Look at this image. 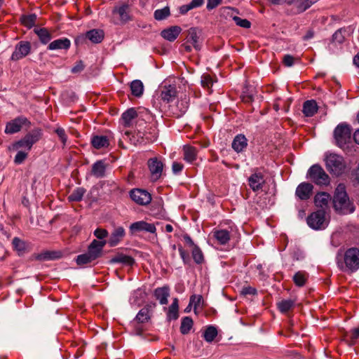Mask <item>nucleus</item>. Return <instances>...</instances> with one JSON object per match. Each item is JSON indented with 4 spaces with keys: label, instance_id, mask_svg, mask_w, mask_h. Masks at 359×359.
<instances>
[{
    "label": "nucleus",
    "instance_id": "1",
    "mask_svg": "<svg viewBox=\"0 0 359 359\" xmlns=\"http://www.w3.org/2000/svg\"><path fill=\"white\" fill-rule=\"evenodd\" d=\"M337 266L344 272L353 273L359 269V249L351 248L346 250L343 257L337 258Z\"/></svg>",
    "mask_w": 359,
    "mask_h": 359
},
{
    "label": "nucleus",
    "instance_id": "2",
    "mask_svg": "<svg viewBox=\"0 0 359 359\" xmlns=\"http://www.w3.org/2000/svg\"><path fill=\"white\" fill-rule=\"evenodd\" d=\"M333 204L335 210L341 214L353 212L354 208L351 204L344 184H339L334 191Z\"/></svg>",
    "mask_w": 359,
    "mask_h": 359
},
{
    "label": "nucleus",
    "instance_id": "3",
    "mask_svg": "<svg viewBox=\"0 0 359 359\" xmlns=\"http://www.w3.org/2000/svg\"><path fill=\"white\" fill-rule=\"evenodd\" d=\"M325 165L330 173L339 176L346 169V163L344 158L336 154H329L325 156Z\"/></svg>",
    "mask_w": 359,
    "mask_h": 359
},
{
    "label": "nucleus",
    "instance_id": "4",
    "mask_svg": "<svg viewBox=\"0 0 359 359\" xmlns=\"http://www.w3.org/2000/svg\"><path fill=\"white\" fill-rule=\"evenodd\" d=\"M306 178L319 186H327L330 184L329 175L318 164L310 167L306 173Z\"/></svg>",
    "mask_w": 359,
    "mask_h": 359
},
{
    "label": "nucleus",
    "instance_id": "5",
    "mask_svg": "<svg viewBox=\"0 0 359 359\" xmlns=\"http://www.w3.org/2000/svg\"><path fill=\"white\" fill-rule=\"evenodd\" d=\"M306 222L309 226L314 230L324 229L328 225V220L325 218L324 210H317L312 212L306 218Z\"/></svg>",
    "mask_w": 359,
    "mask_h": 359
},
{
    "label": "nucleus",
    "instance_id": "6",
    "mask_svg": "<svg viewBox=\"0 0 359 359\" xmlns=\"http://www.w3.org/2000/svg\"><path fill=\"white\" fill-rule=\"evenodd\" d=\"M334 136L337 144L342 147L351 141V128L350 126L346 123L339 124L334 131Z\"/></svg>",
    "mask_w": 359,
    "mask_h": 359
},
{
    "label": "nucleus",
    "instance_id": "7",
    "mask_svg": "<svg viewBox=\"0 0 359 359\" xmlns=\"http://www.w3.org/2000/svg\"><path fill=\"white\" fill-rule=\"evenodd\" d=\"M148 167L151 172V179L155 182L158 180L162 175L163 169V162L156 157L148 160Z\"/></svg>",
    "mask_w": 359,
    "mask_h": 359
},
{
    "label": "nucleus",
    "instance_id": "8",
    "mask_svg": "<svg viewBox=\"0 0 359 359\" xmlns=\"http://www.w3.org/2000/svg\"><path fill=\"white\" fill-rule=\"evenodd\" d=\"M130 196L134 202L140 205H146L151 201V194L148 191L140 189L131 190Z\"/></svg>",
    "mask_w": 359,
    "mask_h": 359
},
{
    "label": "nucleus",
    "instance_id": "9",
    "mask_svg": "<svg viewBox=\"0 0 359 359\" xmlns=\"http://www.w3.org/2000/svg\"><path fill=\"white\" fill-rule=\"evenodd\" d=\"M31 50V45L28 41H20L15 48L11 55V60H19L27 56Z\"/></svg>",
    "mask_w": 359,
    "mask_h": 359
},
{
    "label": "nucleus",
    "instance_id": "10",
    "mask_svg": "<svg viewBox=\"0 0 359 359\" xmlns=\"http://www.w3.org/2000/svg\"><path fill=\"white\" fill-rule=\"evenodd\" d=\"M129 231L131 234H134L140 231L154 233L156 231V229L154 224L147 223L144 221H138L132 223L130 225Z\"/></svg>",
    "mask_w": 359,
    "mask_h": 359
},
{
    "label": "nucleus",
    "instance_id": "11",
    "mask_svg": "<svg viewBox=\"0 0 359 359\" xmlns=\"http://www.w3.org/2000/svg\"><path fill=\"white\" fill-rule=\"evenodd\" d=\"M313 186L309 182L300 183L295 191V196L302 201H306L311 196Z\"/></svg>",
    "mask_w": 359,
    "mask_h": 359
},
{
    "label": "nucleus",
    "instance_id": "12",
    "mask_svg": "<svg viewBox=\"0 0 359 359\" xmlns=\"http://www.w3.org/2000/svg\"><path fill=\"white\" fill-rule=\"evenodd\" d=\"M28 122L27 118L19 116L14 120L8 122L5 128V133L7 134H13L19 132L23 125Z\"/></svg>",
    "mask_w": 359,
    "mask_h": 359
},
{
    "label": "nucleus",
    "instance_id": "13",
    "mask_svg": "<svg viewBox=\"0 0 359 359\" xmlns=\"http://www.w3.org/2000/svg\"><path fill=\"white\" fill-rule=\"evenodd\" d=\"M105 245L106 241H97L94 239L88 246L87 252L93 259H96L101 256Z\"/></svg>",
    "mask_w": 359,
    "mask_h": 359
},
{
    "label": "nucleus",
    "instance_id": "14",
    "mask_svg": "<svg viewBox=\"0 0 359 359\" xmlns=\"http://www.w3.org/2000/svg\"><path fill=\"white\" fill-rule=\"evenodd\" d=\"M249 186L253 191H257L262 189L265 180L260 172H255L250 175L248 179Z\"/></svg>",
    "mask_w": 359,
    "mask_h": 359
},
{
    "label": "nucleus",
    "instance_id": "15",
    "mask_svg": "<svg viewBox=\"0 0 359 359\" xmlns=\"http://www.w3.org/2000/svg\"><path fill=\"white\" fill-rule=\"evenodd\" d=\"M177 95L176 87L174 85L163 86L161 89V98L167 102H172Z\"/></svg>",
    "mask_w": 359,
    "mask_h": 359
},
{
    "label": "nucleus",
    "instance_id": "16",
    "mask_svg": "<svg viewBox=\"0 0 359 359\" xmlns=\"http://www.w3.org/2000/svg\"><path fill=\"white\" fill-rule=\"evenodd\" d=\"M182 32L180 26H172L161 31V36L167 41H174Z\"/></svg>",
    "mask_w": 359,
    "mask_h": 359
},
{
    "label": "nucleus",
    "instance_id": "17",
    "mask_svg": "<svg viewBox=\"0 0 359 359\" xmlns=\"http://www.w3.org/2000/svg\"><path fill=\"white\" fill-rule=\"evenodd\" d=\"M126 235L125 229L122 226H118L114 229L109 239V245L111 247L117 245Z\"/></svg>",
    "mask_w": 359,
    "mask_h": 359
},
{
    "label": "nucleus",
    "instance_id": "18",
    "mask_svg": "<svg viewBox=\"0 0 359 359\" xmlns=\"http://www.w3.org/2000/svg\"><path fill=\"white\" fill-rule=\"evenodd\" d=\"M331 200V196L326 192H319L316 194L314 197L315 205L322 208L321 210H324L328 207L329 202Z\"/></svg>",
    "mask_w": 359,
    "mask_h": 359
},
{
    "label": "nucleus",
    "instance_id": "19",
    "mask_svg": "<svg viewBox=\"0 0 359 359\" xmlns=\"http://www.w3.org/2000/svg\"><path fill=\"white\" fill-rule=\"evenodd\" d=\"M71 46L70 40L67 38L56 39L48 44V49L50 50H68Z\"/></svg>",
    "mask_w": 359,
    "mask_h": 359
},
{
    "label": "nucleus",
    "instance_id": "20",
    "mask_svg": "<svg viewBox=\"0 0 359 359\" xmlns=\"http://www.w3.org/2000/svg\"><path fill=\"white\" fill-rule=\"evenodd\" d=\"M107 164L102 160L97 161L92 165L91 174L96 178H102L105 176Z\"/></svg>",
    "mask_w": 359,
    "mask_h": 359
},
{
    "label": "nucleus",
    "instance_id": "21",
    "mask_svg": "<svg viewBox=\"0 0 359 359\" xmlns=\"http://www.w3.org/2000/svg\"><path fill=\"white\" fill-rule=\"evenodd\" d=\"M154 294L161 304H167L168 298L170 296V288L168 286L157 287L155 289Z\"/></svg>",
    "mask_w": 359,
    "mask_h": 359
},
{
    "label": "nucleus",
    "instance_id": "22",
    "mask_svg": "<svg viewBox=\"0 0 359 359\" xmlns=\"http://www.w3.org/2000/svg\"><path fill=\"white\" fill-rule=\"evenodd\" d=\"M214 238L221 245L226 244L230 240V232L226 229H213L212 231Z\"/></svg>",
    "mask_w": 359,
    "mask_h": 359
},
{
    "label": "nucleus",
    "instance_id": "23",
    "mask_svg": "<svg viewBox=\"0 0 359 359\" xmlns=\"http://www.w3.org/2000/svg\"><path fill=\"white\" fill-rule=\"evenodd\" d=\"M91 144L97 149L107 148L109 145V138L105 135H94L91 137Z\"/></svg>",
    "mask_w": 359,
    "mask_h": 359
},
{
    "label": "nucleus",
    "instance_id": "24",
    "mask_svg": "<svg viewBox=\"0 0 359 359\" xmlns=\"http://www.w3.org/2000/svg\"><path fill=\"white\" fill-rule=\"evenodd\" d=\"M248 145V141L246 137L243 135H236L231 144L232 148L235 151L239 153L243 151Z\"/></svg>",
    "mask_w": 359,
    "mask_h": 359
},
{
    "label": "nucleus",
    "instance_id": "25",
    "mask_svg": "<svg viewBox=\"0 0 359 359\" xmlns=\"http://www.w3.org/2000/svg\"><path fill=\"white\" fill-rule=\"evenodd\" d=\"M318 107L315 100H311L304 102L303 104V114L307 117L313 116L317 111Z\"/></svg>",
    "mask_w": 359,
    "mask_h": 359
},
{
    "label": "nucleus",
    "instance_id": "26",
    "mask_svg": "<svg viewBox=\"0 0 359 359\" xmlns=\"http://www.w3.org/2000/svg\"><path fill=\"white\" fill-rule=\"evenodd\" d=\"M184 159L189 163H192L196 160L198 151L197 149L190 145H185L183 147Z\"/></svg>",
    "mask_w": 359,
    "mask_h": 359
},
{
    "label": "nucleus",
    "instance_id": "27",
    "mask_svg": "<svg viewBox=\"0 0 359 359\" xmlns=\"http://www.w3.org/2000/svg\"><path fill=\"white\" fill-rule=\"evenodd\" d=\"M109 262L111 264L120 263L126 266H132L134 264L135 260L130 256L120 253L113 257Z\"/></svg>",
    "mask_w": 359,
    "mask_h": 359
},
{
    "label": "nucleus",
    "instance_id": "28",
    "mask_svg": "<svg viewBox=\"0 0 359 359\" xmlns=\"http://www.w3.org/2000/svg\"><path fill=\"white\" fill-rule=\"evenodd\" d=\"M298 13H302L316 3V0H291Z\"/></svg>",
    "mask_w": 359,
    "mask_h": 359
},
{
    "label": "nucleus",
    "instance_id": "29",
    "mask_svg": "<svg viewBox=\"0 0 359 359\" xmlns=\"http://www.w3.org/2000/svg\"><path fill=\"white\" fill-rule=\"evenodd\" d=\"M34 32L43 44L48 43L52 39L51 33L46 28L36 27Z\"/></svg>",
    "mask_w": 359,
    "mask_h": 359
},
{
    "label": "nucleus",
    "instance_id": "30",
    "mask_svg": "<svg viewBox=\"0 0 359 359\" xmlns=\"http://www.w3.org/2000/svg\"><path fill=\"white\" fill-rule=\"evenodd\" d=\"M32 149L30 144H28L27 140L23 137L19 141H17L8 147L10 151H26L29 152Z\"/></svg>",
    "mask_w": 359,
    "mask_h": 359
},
{
    "label": "nucleus",
    "instance_id": "31",
    "mask_svg": "<svg viewBox=\"0 0 359 359\" xmlns=\"http://www.w3.org/2000/svg\"><path fill=\"white\" fill-rule=\"evenodd\" d=\"M60 253L55 251H44L43 252L34 255V258L39 261L53 260L58 259Z\"/></svg>",
    "mask_w": 359,
    "mask_h": 359
},
{
    "label": "nucleus",
    "instance_id": "32",
    "mask_svg": "<svg viewBox=\"0 0 359 359\" xmlns=\"http://www.w3.org/2000/svg\"><path fill=\"white\" fill-rule=\"evenodd\" d=\"M131 93L135 97H140L144 92V85L140 80H134L130 85Z\"/></svg>",
    "mask_w": 359,
    "mask_h": 359
},
{
    "label": "nucleus",
    "instance_id": "33",
    "mask_svg": "<svg viewBox=\"0 0 359 359\" xmlns=\"http://www.w3.org/2000/svg\"><path fill=\"white\" fill-rule=\"evenodd\" d=\"M129 7L127 4H123L118 8L114 9V13H118L119 15L120 20L122 22H126L130 20V15L128 13Z\"/></svg>",
    "mask_w": 359,
    "mask_h": 359
},
{
    "label": "nucleus",
    "instance_id": "34",
    "mask_svg": "<svg viewBox=\"0 0 359 359\" xmlns=\"http://www.w3.org/2000/svg\"><path fill=\"white\" fill-rule=\"evenodd\" d=\"M218 334L217 330L212 325L208 326L203 333V337L205 341L211 343L212 342Z\"/></svg>",
    "mask_w": 359,
    "mask_h": 359
},
{
    "label": "nucleus",
    "instance_id": "35",
    "mask_svg": "<svg viewBox=\"0 0 359 359\" xmlns=\"http://www.w3.org/2000/svg\"><path fill=\"white\" fill-rule=\"evenodd\" d=\"M86 37L93 43H100L104 38V32L100 29H92L86 33Z\"/></svg>",
    "mask_w": 359,
    "mask_h": 359
},
{
    "label": "nucleus",
    "instance_id": "36",
    "mask_svg": "<svg viewBox=\"0 0 359 359\" xmlns=\"http://www.w3.org/2000/svg\"><path fill=\"white\" fill-rule=\"evenodd\" d=\"M187 43H191L196 50L200 49L198 44V36L196 28H191L188 31L187 37Z\"/></svg>",
    "mask_w": 359,
    "mask_h": 359
},
{
    "label": "nucleus",
    "instance_id": "37",
    "mask_svg": "<svg viewBox=\"0 0 359 359\" xmlns=\"http://www.w3.org/2000/svg\"><path fill=\"white\" fill-rule=\"evenodd\" d=\"M41 130L40 129H35L32 132L27 133L24 138L27 140L29 144L32 147L33 144L37 142L41 137Z\"/></svg>",
    "mask_w": 359,
    "mask_h": 359
},
{
    "label": "nucleus",
    "instance_id": "38",
    "mask_svg": "<svg viewBox=\"0 0 359 359\" xmlns=\"http://www.w3.org/2000/svg\"><path fill=\"white\" fill-rule=\"evenodd\" d=\"M194 322L191 318L186 316L182 318L180 325V332L182 334H187L193 327Z\"/></svg>",
    "mask_w": 359,
    "mask_h": 359
},
{
    "label": "nucleus",
    "instance_id": "39",
    "mask_svg": "<svg viewBox=\"0 0 359 359\" xmlns=\"http://www.w3.org/2000/svg\"><path fill=\"white\" fill-rule=\"evenodd\" d=\"M294 305V301L292 299H283L277 303V306L281 313H287Z\"/></svg>",
    "mask_w": 359,
    "mask_h": 359
},
{
    "label": "nucleus",
    "instance_id": "40",
    "mask_svg": "<svg viewBox=\"0 0 359 359\" xmlns=\"http://www.w3.org/2000/svg\"><path fill=\"white\" fill-rule=\"evenodd\" d=\"M137 111L133 108H130V109H128L127 111H126L122 114V119L124 122L125 126H130L131 123V121L135 117H137Z\"/></svg>",
    "mask_w": 359,
    "mask_h": 359
},
{
    "label": "nucleus",
    "instance_id": "41",
    "mask_svg": "<svg viewBox=\"0 0 359 359\" xmlns=\"http://www.w3.org/2000/svg\"><path fill=\"white\" fill-rule=\"evenodd\" d=\"M150 319L148 308H142L137 314L135 320L139 323H144Z\"/></svg>",
    "mask_w": 359,
    "mask_h": 359
},
{
    "label": "nucleus",
    "instance_id": "42",
    "mask_svg": "<svg viewBox=\"0 0 359 359\" xmlns=\"http://www.w3.org/2000/svg\"><path fill=\"white\" fill-rule=\"evenodd\" d=\"M86 193V189L83 187H78L73 191L69 196L68 198L71 201H80L82 200L83 195Z\"/></svg>",
    "mask_w": 359,
    "mask_h": 359
},
{
    "label": "nucleus",
    "instance_id": "43",
    "mask_svg": "<svg viewBox=\"0 0 359 359\" xmlns=\"http://www.w3.org/2000/svg\"><path fill=\"white\" fill-rule=\"evenodd\" d=\"M170 8L165 6L161 9H157L154 11V17L156 20H163L170 15Z\"/></svg>",
    "mask_w": 359,
    "mask_h": 359
},
{
    "label": "nucleus",
    "instance_id": "44",
    "mask_svg": "<svg viewBox=\"0 0 359 359\" xmlns=\"http://www.w3.org/2000/svg\"><path fill=\"white\" fill-rule=\"evenodd\" d=\"M13 245L15 250L18 251L19 255H22L25 253L26 250V243L20 240V238L15 237L13 239Z\"/></svg>",
    "mask_w": 359,
    "mask_h": 359
},
{
    "label": "nucleus",
    "instance_id": "45",
    "mask_svg": "<svg viewBox=\"0 0 359 359\" xmlns=\"http://www.w3.org/2000/svg\"><path fill=\"white\" fill-rule=\"evenodd\" d=\"M36 19V15L35 14H30L22 16L20 20L25 26L31 28L34 25Z\"/></svg>",
    "mask_w": 359,
    "mask_h": 359
},
{
    "label": "nucleus",
    "instance_id": "46",
    "mask_svg": "<svg viewBox=\"0 0 359 359\" xmlns=\"http://www.w3.org/2000/svg\"><path fill=\"white\" fill-rule=\"evenodd\" d=\"M95 259L88 253H83L77 256L76 262L79 266L85 265L91 263Z\"/></svg>",
    "mask_w": 359,
    "mask_h": 359
},
{
    "label": "nucleus",
    "instance_id": "47",
    "mask_svg": "<svg viewBox=\"0 0 359 359\" xmlns=\"http://www.w3.org/2000/svg\"><path fill=\"white\" fill-rule=\"evenodd\" d=\"M293 280L296 285L299 287L303 286L306 280V273L304 271H298L293 276Z\"/></svg>",
    "mask_w": 359,
    "mask_h": 359
},
{
    "label": "nucleus",
    "instance_id": "48",
    "mask_svg": "<svg viewBox=\"0 0 359 359\" xmlns=\"http://www.w3.org/2000/svg\"><path fill=\"white\" fill-rule=\"evenodd\" d=\"M344 32H346L345 29L341 28L337 30L332 36L333 41L338 43H343L345 39Z\"/></svg>",
    "mask_w": 359,
    "mask_h": 359
},
{
    "label": "nucleus",
    "instance_id": "49",
    "mask_svg": "<svg viewBox=\"0 0 359 359\" xmlns=\"http://www.w3.org/2000/svg\"><path fill=\"white\" fill-rule=\"evenodd\" d=\"M192 257H193L194 260L197 264H201L203 261V253H202L201 249L198 246H196V245H194V247L193 248Z\"/></svg>",
    "mask_w": 359,
    "mask_h": 359
},
{
    "label": "nucleus",
    "instance_id": "50",
    "mask_svg": "<svg viewBox=\"0 0 359 359\" xmlns=\"http://www.w3.org/2000/svg\"><path fill=\"white\" fill-rule=\"evenodd\" d=\"M201 83L203 87L210 89L213 85L214 81L209 74H203L201 76Z\"/></svg>",
    "mask_w": 359,
    "mask_h": 359
},
{
    "label": "nucleus",
    "instance_id": "51",
    "mask_svg": "<svg viewBox=\"0 0 359 359\" xmlns=\"http://www.w3.org/2000/svg\"><path fill=\"white\" fill-rule=\"evenodd\" d=\"M28 152L26 151L18 150L17 154L14 158V163L15 164H21L27 157Z\"/></svg>",
    "mask_w": 359,
    "mask_h": 359
},
{
    "label": "nucleus",
    "instance_id": "52",
    "mask_svg": "<svg viewBox=\"0 0 359 359\" xmlns=\"http://www.w3.org/2000/svg\"><path fill=\"white\" fill-rule=\"evenodd\" d=\"M233 20L236 24V25L243 27V28H250L251 23L249 20L246 19H242L238 16H233Z\"/></svg>",
    "mask_w": 359,
    "mask_h": 359
},
{
    "label": "nucleus",
    "instance_id": "53",
    "mask_svg": "<svg viewBox=\"0 0 359 359\" xmlns=\"http://www.w3.org/2000/svg\"><path fill=\"white\" fill-rule=\"evenodd\" d=\"M63 146H65L67 141V135L62 128H57L55 130Z\"/></svg>",
    "mask_w": 359,
    "mask_h": 359
},
{
    "label": "nucleus",
    "instance_id": "54",
    "mask_svg": "<svg viewBox=\"0 0 359 359\" xmlns=\"http://www.w3.org/2000/svg\"><path fill=\"white\" fill-rule=\"evenodd\" d=\"M178 309H179L169 306L167 313V318L169 320L177 319V318L179 317Z\"/></svg>",
    "mask_w": 359,
    "mask_h": 359
},
{
    "label": "nucleus",
    "instance_id": "55",
    "mask_svg": "<svg viewBox=\"0 0 359 359\" xmlns=\"http://www.w3.org/2000/svg\"><path fill=\"white\" fill-rule=\"evenodd\" d=\"M94 235L98 239L102 240L108 236V231L104 229L97 228L95 230Z\"/></svg>",
    "mask_w": 359,
    "mask_h": 359
},
{
    "label": "nucleus",
    "instance_id": "56",
    "mask_svg": "<svg viewBox=\"0 0 359 359\" xmlns=\"http://www.w3.org/2000/svg\"><path fill=\"white\" fill-rule=\"evenodd\" d=\"M137 135L141 137V140H137V142L139 144H146L147 142H153L156 138V133H154V135L151 136V137L146 135L145 137H144L142 136V133H138Z\"/></svg>",
    "mask_w": 359,
    "mask_h": 359
},
{
    "label": "nucleus",
    "instance_id": "57",
    "mask_svg": "<svg viewBox=\"0 0 359 359\" xmlns=\"http://www.w3.org/2000/svg\"><path fill=\"white\" fill-rule=\"evenodd\" d=\"M241 294L244 295H255L257 294V290L250 286L243 287L241 290Z\"/></svg>",
    "mask_w": 359,
    "mask_h": 359
},
{
    "label": "nucleus",
    "instance_id": "58",
    "mask_svg": "<svg viewBox=\"0 0 359 359\" xmlns=\"http://www.w3.org/2000/svg\"><path fill=\"white\" fill-rule=\"evenodd\" d=\"M201 300H202V297L201 295H198V296L192 295L190 297L189 306L194 305L196 309L198 306H199Z\"/></svg>",
    "mask_w": 359,
    "mask_h": 359
},
{
    "label": "nucleus",
    "instance_id": "59",
    "mask_svg": "<svg viewBox=\"0 0 359 359\" xmlns=\"http://www.w3.org/2000/svg\"><path fill=\"white\" fill-rule=\"evenodd\" d=\"M84 69V65L82 61H79L72 68V72L74 74H78L81 72Z\"/></svg>",
    "mask_w": 359,
    "mask_h": 359
},
{
    "label": "nucleus",
    "instance_id": "60",
    "mask_svg": "<svg viewBox=\"0 0 359 359\" xmlns=\"http://www.w3.org/2000/svg\"><path fill=\"white\" fill-rule=\"evenodd\" d=\"M349 337L352 342H354L356 339H359V326L355 328H353L350 331Z\"/></svg>",
    "mask_w": 359,
    "mask_h": 359
},
{
    "label": "nucleus",
    "instance_id": "61",
    "mask_svg": "<svg viewBox=\"0 0 359 359\" xmlns=\"http://www.w3.org/2000/svg\"><path fill=\"white\" fill-rule=\"evenodd\" d=\"M294 57L290 55H286L283 57V63L286 67H291L294 64Z\"/></svg>",
    "mask_w": 359,
    "mask_h": 359
},
{
    "label": "nucleus",
    "instance_id": "62",
    "mask_svg": "<svg viewBox=\"0 0 359 359\" xmlns=\"http://www.w3.org/2000/svg\"><path fill=\"white\" fill-rule=\"evenodd\" d=\"M222 1V0H208L207 8L208 10L216 8Z\"/></svg>",
    "mask_w": 359,
    "mask_h": 359
},
{
    "label": "nucleus",
    "instance_id": "63",
    "mask_svg": "<svg viewBox=\"0 0 359 359\" xmlns=\"http://www.w3.org/2000/svg\"><path fill=\"white\" fill-rule=\"evenodd\" d=\"M182 168H183V165L181 163H177V162H174L172 163V170L174 173H175V174L179 173L180 172H181L182 170Z\"/></svg>",
    "mask_w": 359,
    "mask_h": 359
},
{
    "label": "nucleus",
    "instance_id": "64",
    "mask_svg": "<svg viewBox=\"0 0 359 359\" xmlns=\"http://www.w3.org/2000/svg\"><path fill=\"white\" fill-rule=\"evenodd\" d=\"M193 9L190 4L183 5L180 8V12L181 14H186L188 11Z\"/></svg>",
    "mask_w": 359,
    "mask_h": 359
}]
</instances>
